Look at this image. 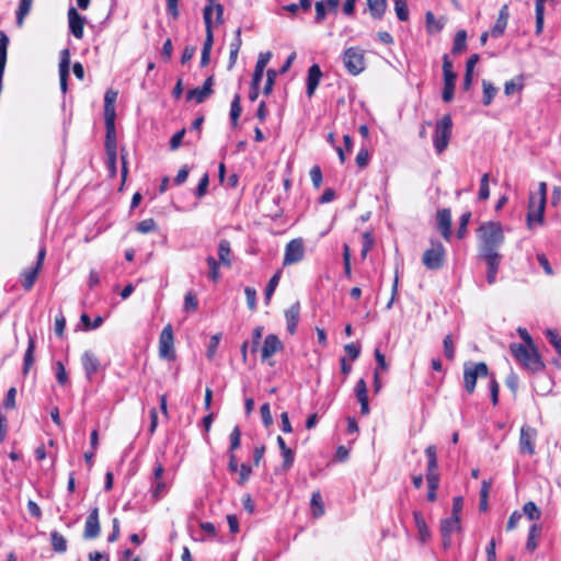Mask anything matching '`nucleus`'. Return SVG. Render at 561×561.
I'll return each instance as SVG.
<instances>
[{
	"instance_id": "57",
	"label": "nucleus",
	"mask_w": 561,
	"mask_h": 561,
	"mask_svg": "<svg viewBox=\"0 0 561 561\" xmlns=\"http://www.w3.org/2000/svg\"><path fill=\"white\" fill-rule=\"evenodd\" d=\"M546 335L549 340V342L553 345L557 353L561 356V337L559 334L553 330H547Z\"/></svg>"
},
{
	"instance_id": "41",
	"label": "nucleus",
	"mask_w": 561,
	"mask_h": 561,
	"mask_svg": "<svg viewBox=\"0 0 561 561\" xmlns=\"http://www.w3.org/2000/svg\"><path fill=\"white\" fill-rule=\"evenodd\" d=\"M413 518L415 522V526L420 533V536L424 539L430 535L428 528L426 526V523L424 520V517L421 512H413Z\"/></svg>"
},
{
	"instance_id": "10",
	"label": "nucleus",
	"mask_w": 561,
	"mask_h": 561,
	"mask_svg": "<svg viewBox=\"0 0 561 561\" xmlns=\"http://www.w3.org/2000/svg\"><path fill=\"white\" fill-rule=\"evenodd\" d=\"M159 356L164 359H175L173 329L167 324L159 336Z\"/></svg>"
},
{
	"instance_id": "15",
	"label": "nucleus",
	"mask_w": 561,
	"mask_h": 561,
	"mask_svg": "<svg viewBox=\"0 0 561 561\" xmlns=\"http://www.w3.org/2000/svg\"><path fill=\"white\" fill-rule=\"evenodd\" d=\"M101 526L99 520V508L93 507L84 524L83 537L84 539H94L100 535Z\"/></svg>"
},
{
	"instance_id": "61",
	"label": "nucleus",
	"mask_w": 561,
	"mask_h": 561,
	"mask_svg": "<svg viewBox=\"0 0 561 561\" xmlns=\"http://www.w3.org/2000/svg\"><path fill=\"white\" fill-rule=\"evenodd\" d=\"M208 184H209V178H208V174L205 173L202 176V179L199 180L198 185L196 187L195 195L197 198H202L206 194Z\"/></svg>"
},
{
	"instance_id": "16",
	"label": "nucleus",
	"mask_w": 561,
	"mask_h": 561,
	"mask_svg": "<svg viewBox=\"0 0 561 561\" xmlns=\"http://www.w3.org/2000/svg\"><path fill=\"white\" fill-rule=\"evenodd\" d=\"M284 345L279 337L275 334H268L264 339V343L261 350V359L263 362L271 358L274 354L280 352Z\"/></svg>"
},
{
	"instance_id": "19",
	"label": "nucleus",
	"mask_w": 561,
	"mask_h": 561,
	"mask_svg": "<svg viewBox=\"0 0 561 561\" xmlns=\"http://www.w3.org/2000/svg\"><path fill=\"white\" fill-rule=\"evenodd\" d=\"M460 529V517L450 516L444 519L440 524V533L444 540V546H450V536L453 533Z\"/></svg>"
},
{
	"instance_id": "62",
	"label": "nucleus",
	"mask_w": 561,
	"mask_h": 561,
	"mask_svg": "<svg viewBox=\"0 0 561 561\" xmlns=\"http://www.w3.org/2000/svg\"><path fill=\"white\" fill-rule=\"evenodd\" d=\"M244 294L249 309L254 310L256 308V290L253 287H245Z\"/></svg>"
},
{
	"instance_id": "43",
	"label": "nucleus",
	"mask_w": 561,
	"mask_h": 561,
	"mask_svg": "<svg viewBox=\"0 0 561 561\" xmlns=\"http://www.w3.org/2000/svg\"><path fill=\"white\" fill-rule=\"evenodd\" d=\"M394 11L400 21H407L409 19L407 0H394Z\"/></svg>"
},
{
	"instance_id": "47",
	"label": "nucleus",
	"mask_w": 561,
	"mask_h": 561,
	"mask_svg": "<svg viewBox=\"0 0 561 561\" xmlns=\"http://www.w3.org/2000/svg\"><path fill=\"white\" fill-rule=\"evenodd\" d=\"M311 505L313 507V515L321 516L324 513L322 497L320 492H313L311 496Z\"/></svg>"
},
{
	"instance_id": "40",
	"label": "nucleus",
	"mask_w": 561,
	"mask_h": 561,
	"mask_svg": "<svg viewBox=\"0 0 561 561\" xmlns=\"http://www.w3.org/2000/svg\"><path fill=\"white\" fill-rule=\"evenodd\" d=\"M207 265L209 267V278L217 283L220 279L219 266L221 265L219 261H217L214 256H208L206 259Z\"/></svg>"
},
{
	"instance_id": "2",
	"label": "nucleus",
	"mask_w": 561,
	"mask_h": 561,
	"mask_svg": "<svg viewBox=\"0 0 561 561\" xmlns=\"http://www.w3.org/2000/svg\"><path fill=\"white\" fill-rule=\"evenodd\" d=\"M547 183L540 182L538 184V192L529 194L527 206V227L534 229L536 225H543V215L547 203Z\"/></svg>"
},
{
	"instance_id": "30",
	"label": "nucleus",
	"mask_w": 561,
	"mask_h": 561,
	"mask_svg": "<svg viewBox=\"0 0 561 561\" xmlns=\"http://www.w3.org/2000/svg\"><path fill=\"white\" fill-rule=\"evenodd\" d=\"M369 12L374 19H381L386 12L387 0H367Z\"/></svg>"
},
{
	"instance_id": "38",
	"label": "nucleus",
	"mask_w": 561,
	"mask_h": 561,
	"mask_svg": "<svg viewBox=\"0 0 561 561\" xmlns=\"http://www.w3.org/2000/svg\"><path fill=\"white\" fill-rule=\"evenodd\" d=\"M33 0H20L19 8L16 11V24L23 25L25 16L28 14L32 8Z\"/></svg>"
},
{
	"instance_id": "60",
	"label": "nucleus",
	"mask_w": 561,
	"mask_h": 561,
	"mask_svg": "<svg viewBox=\"0 0 561 561\" xmlns=\"http://www.w3.org/2000/svg\"><path fill=\"white\" fill-rule=\"evenodd\" d=\"M8 46L9 37L3 31H0V61L7 62Z\"/></svg>"
},
{
	"instance_id": "52",
	"label": "nucleus",
	"mask_w": 561,
	"mask_h": 561,
	"mask_svg": "<svg viewBox=\"0 0 561 561\" xmlns=\"http://www.w3.org/2000/svg\"><path fill=\"white\" fill-rule=\"evenodd\" d=\"M279 278H280V271L276 272L268 280V284L265 288L266 300H268L272 297V295L274 294V291L278 285Z\"/></svg>"
},
{
	"instance_id": "3",
	"label": "nucleus",
	"mask_w": 561,
	"mask_h": 561,
	"mask_svg": "<svg viewBox=\"0 0 561 561\" xmlns=\"http://www.w3.org/2000/svg\"><path fill=\"white\" fill-rule=\"evenodd\" d=\"M510 350L514 358L527 370L536 373L545 368V364L535 345L525 346L520 343H512Z\"/></svg>"
},
{
	"instance_id": "54",
	"label": "nucleus",
	"mask_w": 561,
	"mask_h": 561,
	"mask_svg": "<svg viewBox=\"0 0 561 561\" xmlns=\"http://www.w3.org/2000/svg\"><path fill=\"white\" fill-rule=\"evenodd\" d=\"M156 228H157L156 221L152 218H148V219L141 220L137 225L136 230L140 233H148V232L156 230Z\"/></svg>"
},
{
	"instance_id": "46",
	"label": "nucleus",
	"mask_w": 561,
	"mask_h": 561,
	"mask_svg": "<svg viewBox=\"0 0 561 561\" xmlns=\"http://www.w3.org/2000/svg\"><path fill=\"white\" fill-rule=\"evenodd\" d=\"M54 369L56 373V379L58 383L61 386L66 385L68 382V375L64 364L60 360L56 362L54 365Z\"/></svg>"
},
{
	"instance_id": "18",
	"label": "nucleus",
	"mask_w": 561,
	"mask_h": 561,
	"mask_svg": "<svg viewBox=\"0 0 561 561\" xmlns=\"http://www.w3.org/2000/svg\"><path fill=\"white\" fill-rule=\"evenodd\" d=\"M68 21L71 34L76 38L81 39L83 37L84 19L73 7L68 10Z\"/></svg>"
},
{
	"instance_id": "14",
	"label": "nucleus",
	"mask_w": 561,
	"mask_h": 561,
	"mask_svg": "<svg viewBox=\"0 0 561 561\" xmlns=\"http://www.w3.org/2000/svg\"><path fill=\"white\" fill-rule=\"evenodd\" d=\"M163 472V466L161 463H156L150 488L151 496L154 501H159L168 491L167 483L162 480Z\"/></svg>"
},
{
	"instance_id": "37",
	"label": "nucleus",
	"mask_w": 561,
	"mask_h": 561,
	"mask_svg": "<svg viewBox=\"0 0 561 561\" xmlns=\"http://www.w3.org/2000/svg\"><path fill=\"white\" fill-rule=\"evenodd\" d=\"M467 47V33L460 30L456 33L453 44V54H460Z\"/></svg>"
},
{
	"instance_id": "34",
	"label": "nucleus",
	"mask_w": 561,
	"mask_h": 561,
	"mask_svg": "<svg viewBox=\"0 0 561 561\" xmlns=\"http://www.w3.org/2000/svg\"><path fill=\"white\" fill-rule=\"evenodd\" d=\"M50 543L55 552L64 553L67 550V540L58 531L50 533Z\"/></svg>"
},
{
	"instance_id": "39",
	"label": "nucleus",
	"mask_w": 561,
	"mask_h": 561,
	"mask_svg": "<svg viewBox=\"0 0 561 561\" xmlns=\"http://www.w3.org/2000/svg\"><path fill=\"white\" fill-rule=\"evenodd\" d=\"M547 0H535L536 11V33H540L543 27L545 2Z\"/></svg>"
},
{
	"instance_id": "48",
	"label": "nucleus",
	"mask_w": 561,
	"mask_h": 561,
	"mask_svg": "<svg viewBox=\"0 0 561 561\" xmlns=\"http://www.w3.org/2000/svg\"><path fill=\"white\" fill-rule=\"evenodd\" d=\"M444 354L448 360L455 358V346L450 334L446 335L443 341Z\"/></svg>"
},
{
	"instance_id": "49",
	"label": "nucleus",
	"mask_w": 561,
	"mask_h": 561,
	"mask_svg": "<svg viewBox=\"0 0 561 561\" xmlns=\"http://www.w3.org/2000/svg\"><path fill=\"white\" fill-rule=\"evenodd\" d=\"M277 71L274 70V69H268L266 71V82H265V85H264V89H263V93L265 95H270L273 91V87H274V83H275V80H276V77H277Z\"/></svg>"
},
{
	"instance_id": "6",
	"label": "nucleus",
	"mask_w": 561,
	"mask_h": 561,
	"mask_svg": "<svg viewBox=\"0 0 561 561\" xmlns=\"http://www.w3.org/2000/svg\"><path fill=\"white\" fill-rule=\"evenodd\" d=\"M453 130V121L450 115H444L435 124V130L433 135V145L436 153H443L449 144Z\"/></svg>"
},
{
	"instance_id": "1",
	"label": "nucleus",
	"mask_w": 561,
	"mask_h": 561,
	"mask_svg": "<svg viewBox=\"0 0 561 561\" xmlns=\"http://www.w3.org/2000/svg\"><path fill=\"white\" fill-rule=\"evenodd\" d=\"M479 253L497 252L504 243L505 237L500 221H484L477 229Z\"/></svg>"
},
{
	"instance_id": "20",
	"label": "nucleus",
	"mask_w": 561,
	"mask_h": 561,
	"mask_svg": "<svg viewBox=\"0 0 561 561\" xmlns=\"http://www.w3.org/2000/svg\"><path fill=\"white\" fill-rule=\"evenodd\" d=\"M211 14H213L211 5H206L204 8V12H203L204 22H205V26H206V38H205V42L203 45L202 53H206L209 55H210V51L213 48V43H214Z\"/></svg>"
},
{
	"instance_id": "59",
	"label": "nucleus",
	"mask_w": 561,
	"mask_h": 561,
	"mask_svg": "<svg viewBox=\"0 0 561 561\" xmlns=\"http://www.w3.org/2000/svg\"><path fill=\"white\" fill-rule=\"evenodd\" d=\"M238 470H239L238 483L242 485L250 479V476L252 473V468L247 463H241L239 466Z\"/></svg>"
},
{
	"instance_id": "36",
	"label": "nucleus",
	"mask_w": 561,
	"mask_h": 561,
	"mask_svg": "<svg viewBox=\"0 0 561 561\" xmlns=\"http://www.w3.org/2000/svg\"><path fill=\"white\" fill-rule=\"evenodd\" d=\"M211 93L203 85L201 88L191 89L187 91L186 99L194 100L196 103H203Z\"/></svg>"
},
{
	"instance_id": "22",
	"label": "nucleus",
	"mask_w": 561,
	"mask_h": 561,
	"mask_svg": "<svg viewBox=\"0 0 561 561\" xmlns=\"http://www.w3.org/2000/svg\"><path fill=\"white\" fill-rule=\"evenodd\" d=\"M508 18H510L508 5L504 4L500 9L497 20L490 32L492 37L497 38L504 34L506 26H507Z\"/></svg>"
},
{
	"instance_id": "29",
	"label": "nucleus",
	"mask_w": 561,
	"mask_h": 561,
	"mask_svg": "<svg viewBox=\"0 0 561 561\" xmlns=\"http://www.w3.org/2000/svg\"><path fill=\"white\" fill-rule=\"evenodd\" d=\"M542 527L538 524H533L529 528L526 549L530 552L535 551L538 547V537L541 535Z\"/></svg>"
},
{
	"instance_id": "17",
	"label": "nucleus",
	"mask_w": 561,
	"mask_h": 561,
	"mask_svg": "<svg viewBox=\"0 0 561 561\" xmlns=\"http://www.w3.org/2000/svg\"><path fill=\"white\" fill-rule=\"evenodd\" d=\"M437 229L442 237L449 241L451 238V213L448 208L438 209L436 213Z\"/></svg>"
},
{
	"instance_id": "53",
	"label": "nucleus",
	"mask_w": 561,
	"mask_h": 561,
	"mask_svg": "<svg viewBox=\"0 0 561 561\" xmlns=\"http://www.w3.org/2000/svg\"><path fill=\"white\" fill-rule=\"evenodd\" d=\"M80 319L85 330H95L100 328L104 321L103 318L99 316L93 320V323H90V317L87 313H83Z\"/></svg>"
},
{
	"instance_id": "5",
	"label": "nucleus",
	"mask_w": 561,
	"mask_h": 561,
	"mask_svg": "<svg viewBox=\"0 0 561 561\" xmlns=\"http://www.w3.org/2000/svg\"><path fill=\"white\" fill-rule=\"evenodd\" d=\"M422 263L430 271H438L444 267L446 249L439 240H431V247L422 255Z\"/></svg>"
},
{
	"instance_id": "50",
	"label": "nucleus",
	"mask_w": 561,
	"mask_h": 561,
	"mask_svg": "<svg viewBox=\"0 0 561 561\" xmlns=\"http://www.w3.org/2000/svg\"><path fill=\"white\" fill-rule=\"evenodd\" d=\"M470 218H471V213L470 211H466V213H463L460 216L459 227H458V230H457V237L459 239L465 238V236L467 233V226H468V224L470 221Z\"/></svg>"
},
{
	"instance_id": "32",
	"label": "nucleus",
	"mask_w": 561,
	"mask_h": 561,
	"mask_svg": "<svg viewBox=\"0 0 561 561\" xmlns=\"http://www.w3.org/2000/svg\"><path fill=\"white\" fill-rule=\"evenodd\" d=\"M34 350H35V340L33 336L28 337L27 348L24 354L23 359V373L27 374L34 363Z\"/></svg>"
},
{
	"instance_id": "42",
	"label": "nucleus",
	"mask_w": 561,
	"mask_h": 561,
	"mask_svg": "<svg viewBox=\"0 0 561 561\" xmlns=\"http://www.w3.org/2000/svg\"><path fill=\"white\" fill-rule=\"evenodd\" d=\"M523 512L530 520H538L541 516L540 510L531 501L524 504Z\"/></svg>"
},
{
	"instance_id": "64",
	"label": "nucleus",
	"mask_w": 561,
	"mask_h": 561,
	"mask_svg": "<svg viewBox=\"0 0 561 561\" xmlns=\"http://www.w3.org/2000/svg\"><path fill=\"white\" fill-rule=\"evenodd\" d=\"M356 164L359 167V168H365L368 165V162H369V152L366 148H362L357 156H356Z\"/></svg>"
},
{
	"instance_id": "24",
	"label": "nucleus",
	"mask_w": 561,
	"mask_h": 561,
	"mask_svg": "<svg viewBox=\"0 0 561 561\" xmlns=\"http://www.w3.org/2000/svg\"><path fill=\"white\" fill-rule=\"evenodd\" d=\"M82 366L88 379H92L100 368V362L91 351H85L82 355Z\"/></svg>"
},
{
	"instance_id": "8",
	"label": "nucleus",
	"mask_w": 561,
	"mask_h": 561,
	"mask_svg": "<svg viewBox=\"0 0 561 561\" xmlns=\"http://www.w3.org/2000/svg\"><path fill=\"white\" fill-rule=\"evenodd\" d=\"M443 75L444 89L442 93V99L444 102L448 103L454 99L455 82L457 79V75L453 70V62L449 59L448 55L443 56Z\"/></svg>"
},
{
	"instance_id": "23",
	"label": "nucleus",
	"mask_w": 561,
	"mask_h": 561,
	"mask_svg": "<svg viewBox=\"0 0 561 561\" xmlns=\"http://www.w3.org/2000/svg\"><path fill=\"white\" fill-rule=\"evenodd\" d=\"M271 58H272L271 51L260 53L256 64H255L253 77H252V85H255L256 83H261V81L263 79V75H264V69H265L266 65L268 64V61L271 60Z\"/></svg>"
},
{
	"instance_id": "58",
	"label": "nucleus",
	"mask_w": 561,
	"mask_h": 561,
	"mask_svg": "<svg viewBox=\"0 0 561 561\" xmlns=\"http://www.w3.org/2000/svg\"><path fill=\"white\" fill-rule=\"evenodd\" d=\"M426 25L430 32H439L444 24L436 21L434 14L432 12L426 13Z\"/></svg>"
},
{
	"instance_id": "33",
	"label": "nucleus",
	"mask_w": 561,
	"mask_h": 561,
	"mask_svg": "<svg viewBox=\"0 0 561 561\" xmlns=\"http://www.w3.org/2000/svg\"><path fill=\"white\" fill-rule=\"evenodd\" d=\"M242 107H241V96L239 93H236L231 104H230V121L231 125L236 127L238 125L239 117L241 115Z\"/></svg>"
},
{
	"instance_id": "44",
	"label": "nucleus",
	"mask_w": 561,
	"mask_h": 561,
	"mask_svg": "<svg viewBox=\"0 0 561 561\" xmlns=\"http://www.w3.org/2000/svg\"><path fill=\"white\" fill-rule=\"evenodd\" d=\"M229 439H230L229 453H234V450L238 449L241 444V431L238 425L234 426L233 430L231 431Z\"/></svg>"
},
{
	"instance_id": "4",
	"label": "nucleus",
	"mask_w": 561,
	"mask_h": 561,
	"mask_svg": "<svg viewBox=\"0 0 561 561\" xmlns=\"http://www.w3.org/2000/svg\"><path fill=\"white\" fill-rule=\"evenodd\" d=\"M427 457L426 468V483H427V500L434 502L437 499V489L439 486V473H438V461L437 450L434 445H430L425 449Z\"/></svg>"
},
{
	"instance_id": "9",
	"label": "nucleus",
	"mask_w": 561,
	"mask_h": 561,
	"mask_svg": "<svg viewBox=\"0 0 561 561\" xmlns=\"http://www.w3.org/2000/svg\"><path fill=\"white\" fill-rule=\"evenodd\" d=\"M343 64L351 75H359L365 69L363 51L357 47H350L345 49L343 53Z\"/></svg>"
},
{
	"instance_id": "13",
	"label": "nucleus",
	"mask_w": 561,
	"mask_h": 561,
	"mask_svg": "<svg viewBox=\"0 0 561 561\" xmlns=\"http://www.w3.org/2000/svg\"><path fill=\"white\" fill-rule=\"evenodd\" d=\"M479 257L486 264V282L493 285L496 280V274L500 270L502 262V254L497 252L479 253Z\"/></svg>"
},
{
	"instance_id": "63",
	"label": "nucleus",
	"mask_w": 561,
	"mask_h": 561,
	"mask_svg": "<svg viewBox=\"0 0 561 561\" xmlns=\"http://www.w3.org/2000/svg\"><path fill=\"white\" fill-rule=\"evenodd\" d=\"M282 456H283V465H282V468L284 471H287L289 470L293 465H294V460H295V455L293 453V450L289 448L283 453H280Z\"/></svg>"
},
{
	"instance_id": "27",
	"label": "nucleus",
	"mask_w": 561,
	"mask_h": 561,
	"mask_svg": "<svg viewBox=\"0 0 561 561\" xmlns=\"http://www.w3.org/2000/svg\"><path fill=\"white\" fill-rule=\"evenodd\" d=\"M39 271L38 267L33 266L21 273V284L26 291L31 290L34 286Z\"/></svg>"
},
{
	"instance_id": "35",
	"label": "nucleus",
	"mask_w": 561,
	"mask_h": 561,
	"mask_svg": "<svg viewBox=\"0 0 561 561\" xmlns=\"http://www.w3.org/2000/svg\"><path fill=\"white\" fill-rule=\"evenodd\" d=\"M482 89H483V95H482V103L483 105L488 106L492 103L494 96L497 93V88L493 85L490 81L482 80Z\"/></svg>"
},
{
	"instance_id": "31",
	"label": "nucleus",
	"mask_w": 561,
	"mask_h": 561,
	"mask_svg": "<svg viewBox=\"0 0 561 561\" xmlns=\"http://www.w3.org/2000/svg\"><path fill=\"white\" fill-rule=\"evenodd\" d=\"M524 85H525L524 76L523 75L516 76L514 79L505 82L504 93H505V95L510 96V95L514 94L515 92L522 91Z\"/></svg>"
},
{
	"instance_id": "56",
	"label": "nucleus",
	"mask_w": 561,
	"mask_h": 561,
	"mask_svg": "<svg viewBox=\"0 0 561 561\" xmlns=\"http://www.w3.org/2000/svg\"><path fill=\"white\" fill-rule=\"evenodd\" d=\"M374 245V236L371 232L366 231L363 233V248H362V256L366 257L367 253L371 250Z\"/></svg>"
},
{
	"instance_id": "12",
	"label": "nucleus",
	"mask_w": 561,
	"mask_h": 561,
	"mask_svg": "<svg viewBox=\"0 0 561 561\" xmlns=\"http://www.w3.org/2000/svg\"><path fill=\"white\" fill-rule=\"evenodd\" d=\"M305 256L302 239H293L285 247L283 265H293L300 262Z\"/></svg>"
},
{
	"instance_id": "28",
	"label": "nucleus",
	"mask_w": 561,
	"mask_h": 561,
	"mask_svg": "<svg viewBox=\"0 0 561 561\" xmlns=\"http://www.w3.org/2000/svg\"><path fill=\"white\" fill-rule=\"evenodd\" d=\"M105 129H106V135H105L106 153H111L113 157L114 151H117L115 124H105Z\"/></svg>"
},
{
	"instance_id": "45",
	"label": "nucleus",
	"mask_w": 561,
	"mask_h": 561,
	"mask_svg": "<svg viewBox=\"0 0 561 561\" xmlns=\"http://www.w3.org/2000/svg\"><path fill=\"white\" fill-rule=\"evenodd\" d=\"M490 196V187H489V174L484 173L480 181V188L478 193V198L480 201H486Z\"/></svg>"
},
{
	"instance_id": "7",
	"label": "nucleus",
	"mask_w": 561,
	"mask_h": 561,
	"mask_svg": "<svg viewBox=\"0 0 561 561\" xmlns=\"http://www.w3.org/2000/svg\"><path fill=\"white\" fill-rule=\"evenodd\" d=\"M489 368L485 363L480 362L473 365H465L463 368V387L471 394L474 392L477 379L479 377H488Z\"/></svg>"
},
{
	"instance_id": "26",
	"label": "nucleus",
	"mask_w": 561,
	"mask_h": 561,
	"mask_svg": "<svg viewBox=\"0 0 561 561\" xmlns=\"http://www.w3.org/2000/svg\"><path fill=\"white\" fill-rule=\"evenodd\" d=\"M218 261L225 267H231V247L230 242L226 239L219 241L218 244Z\"/></svg>"
},
{
	"instance_id": "55",
	"label": "nucleus",
	"mask_w": 561,
	"mask_h": 561,
	"mask_svg": "<svg viewBox=\"0 0 561 561\" xmlns=\"http://www.w3.org/2000/svg\"><path fill=\"white\" fill-rule=\"evenodd\" d=\"M15 397H16V389L14 387H11L8 390L5 398L2 402V409H5V410L14 409L15 408Z\"/></svg>"
},
{
	"instance_id": "11",
	"label": "nucleus",
	"mask_w": 561,
	"mask_h": 561,
	"mask_svg": "<svg viewBox=\"0 0 561 561\" xmlns=\"http://www.w3.org/2000/svg\"><path fill=\"white\" fill-rule=\"evenodd\" d=\"M538 433L537 430L524 424L520 427V434H519V442L518 447L519 451L523 455L533 456L536 453L535 446H536V439H537Z\"/></svg>"
},
{
	"instance_id": "21",
	"label": "nucleus",
	"mask_w": 561,
	"mask_h": 561,
	"mask_svg": "<svg viewBox=\"0 0 561 561\" xmlns=\"http://www.w3.org/2000/svg\"><path fill=\"white\" fill-rule=\"evenodd\" d=\"M321 77H322V71H321L319 65L313 64L312 66L309 67L308 76H307V88H306V93H307L308 98L313 96V94L320 83Z\"/></svg>"
},
{
	"instance_id": "51",
	"label": "nucleus",
	"mask_w": 561,
	"mask_h": 561,
	"mask_svg": "<svg viewBox=\"0 0 561 561\" xmlns=\"http://www.w3.org/2000/svg\"><path fill=\"white\" fill-rule=\"evenodd\" d=\"M197 308H198V301H197L196 296L192 291L186 293V295L184 297V310L187 312H191V311H196Z\"/></svg>"
},
{
	"instance_id": "25",
	"label": "nucleus",
	"mask_w": 561,
	"mask_h": 561,
	"mask_svg": "<svg viewBox=\"0 0 561 561\" xmlns=\"http://www.w3.org/2000/svg\"><path fill=\"white\" fill-rule=\"evenodd\" d=\"M299 316H300V304L298 301L293 304L285 311L287 331L290 334H294L296 332V330H297V325H298V322H299Z\"/></svg>"
}]
</instances>
